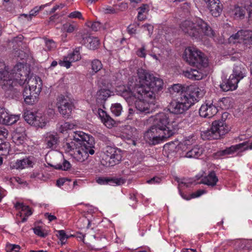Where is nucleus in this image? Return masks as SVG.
I'll use <instances>...</instances> for the list:
<instances>
[{
	"mask_svg": "<svg viewBox=\"0 0 252 252\" xmlns=\"http://www.w3.org/2000/svg\"><path fill=\"white\" fill-rule=\"evenodd\" d=\"M30 73V68L27 65L21 63L16 64L12 69L13 86L17 83L23 85L27 82L29 88H26L24 90V100L26 104L32 105L38 101L42 90V81L37 76H29Z\"/></svg>",
	"mask_w": 252,
	"mask_h": 252,
	"instance_id": "2",
	"label": "nucleus"
},
{
	"mask_svg": "<svg viewBox=\"0 0 252 252\" xmlns=\"http://www.w3.org/2000/svg\"><path fill=\"white\" fill-rule=\"evenodd\" d=\"M144 139L150 144L156 145L168 138L154 126H152L144 134Z\"/></svg>",
	"mask_w": 252,
	"mask_h": 252,
	"instance_id": "8",
	"label": "nucleus"
},
{
	"mask_svg": "<svg viewBox=\"0 0 252 252\" xmlns=\"http://www.w3.org/2000/svg\"><path fill=\"white\" fill-rule=\"evenodd\" d=\"M20 115H13L8 110L0 106V124L11 125L16 123L20 119Z\"/></svg>",
	"mask_w": 252,
	"mask_h": 252,
	"instance_id": "12",
	"label": "nucleus"
},
{
	"mask_svg": "<svg viewBox=\"0 0 252 252\" xmlns=\"http://www.w3.org/2000/svg\"><path fill=\"white\" fill-rule=\"evenodd\" d=\"M240 80H238L234 76L230 75L228 80L220 85L221 89L224 92L233 91L237 89L238 83Z\"/></svg>",
	"mask_w": 252,
	"mask_h": 252,
	"instance_id": "24",
	"label": "nucleus"
},
{
	"mask_svg": "<svg viewBox=\"0 0 252 252\" xmlns=\"http://www.w3.org/2000/svg\"><path fill=\"white\" fill-rule=\"evenodd\" d=\"M68 17L71 19H83V17L81 13L78 11H74L71 12L68 15Z\"/></svg>",
	"mask_w": 252,
	"mask_h": 252,
	"instance_id": "48",
	"label": "nucleus"
},
{
	"mask_svg": "<svg viewBox=\"0 0 252 252\" xmlns=\"http://www.w3.org/2000/svg\"><path fill=\"white\" fill-rule=\"evenodd\" d=\"M134 111L132 109L129 108L128 110V115L127 117V119L131 120L132 119V115L133 114Z\"/></svg>",
	"mask_w": 252,
	"mask_h": 252,
	"instance_id": "63",
	"label": "nucleus"
},
{
	"mask_svg": "<svg viewBox=\"0 0 252 252\" xmlns=\"http://www.w3.org/2000/svg\"><path fill=\"white\" fill-rule=\"evenodd\" d=\"M80 59L81 57L79 51L75 50L64 57L63 60L60 61L59 63L62 66L69 68L71 66L72 63L77 62Z\"/></svg>",
	"mask_w": 252,
	"mask_h": 252,
	"instance_id": "22",
	"label": "nucleus"
},
{
	"mask_svg": "<svg viewBox=\"0 0 252 252\" xmlns=\"http://www.w3.org/2000/svg\"><path fill=\"white\" fill-rule=\"evenodd\" d=\"M189 104L192 106L195 102L203 97L204 92L203 90L198 87H193L189 88V93H183Z\"/></svg>",
	"mask_w": 252,
	"mask_h": 252,
	"instance_id": "14",
	"label": "nucleus"
},
{
	"mask_svg": "<svg viewBox=\"0 0 252 252\" xmlns=\"http://www.w3.org/2000/svg\"><path fill=\"white\" fill-rule=\"evenodd\" d=\"M90 24H91V29L94 31H97L100 29L101 24L99 22H94Z\"/></svg>",
	"mask_w": 252,
	"mask_h": 252,
	"instance_id": "53",
	"label": "nucleus"
},
{
	"mask_svg": "<svg viewBox=\"0 0 252 252\" xmlns=\"http://www.w3.org/2000/svg\"><path fill=\"white\" fill-rule=\"evenodd\" d=\"M196 32H198V35L195 36V39H201L203 35L210 37H213L215 35V32L210 25L201 18H196Z\"/></svg>",
	"mask_w": 252,
	"mask_h": 252,
	"instance_id": "9",
	"label": "nucleus"
},
{
	"mask_svg": "<svg viewBox=\"0 0 252 252\" xmlns=\"http://www.w3.org/2000/svg\"><path fill=\"white\" fill-rule=\"evenodd\" d=\"M8 148H9V144L8 143H2L1 145H0V150L3 151L4 150L6 152V151L8 152L9 151Z\"/></svg>",
	"mask_w": 252,
	"mask_h": 252,
	"instance_id": "58",
	"label": "nucleus"
},
{
	"mask_svg": "<svg viewBox=\"0 0 252 252\" xmlns=\"http://www.w3.org/2000/svg\"><path fill=\"white\" fill-rule=\"evenodd\" d=\"M8 68L4 64L0 65V85L3 89L7 90L13 86L14 81L12 70L9 73Z\"/></svg>",
	"mask_w": 252,
	"mask_h": 252,
	"instance_id": "11",
	"label": "nucleus"
},
{
	"mask_svg": "<svg viewBox=\"0 0 252 252\" xmlns=\"http://www.w3.org/2000/svg\"><path fill=\"white\" fill-rule=\"evenodd\" d=\"M148 6L147 4H144L139 8L138 13L139 14H142L148 11Z\"/></svg>",
	"mask_w": 252,
	"mask_h": 252,
	"instance_id": "56",
	"label": "nucleus"
},
{
	"mask_svg": "<svg viewBox=\"0 0 252 252\" xmlns=\"http://www.w3.org/2000/svg\"><path fill=\"white\" fill-rule=\"evenodd\" d=\"M161 179L158 177H154L150 180L146 181L147 183L149 184H157L161 182Z\"/></svg>",
	"mask_w": 252,
	"mask_h": 252,
	"instance_id": "51",
	"label": "nucleus"
},
{
	"mask_svg": "<svg viewBox=\"0 0 252 252\" xmlns=\"http://www.w3.org/2000/svg\"><path fill=\"white\" fill-rule=\"evenodd\" d=\"M212 130L215 132L216 137L220 138L228 132L230 127L222 120L214 121L212 124Z\"/></svg>",
	"mask_w": 252,
	"mask_h": 252,
	"instance_id": "15",
	"label": "nucleus"
},
{
	"mask_svg": "<svg viewBox=\"0 0 252 252\" xmlns=\"http://www.w3.org/2000/svg\"><path fill=\"white\" fill-rule=\"evenodd\" d=\"M97 113L101 122L107 127L110 128L114 126L115 121L107 114L105 111L101 109H98Z\"/></svg>",
	"mask_w": 252,
	"mask_h": 252,
	"instance_id": "28",
	"label": "nucleus"
},
{
	"mask_svg": "<svg viewBox=\"0 0 252 252\" xmlns=\"http://www.w3.org/2000/svg\"><path fill=\"white\" fill-rule=\"evenodd\" d=\"M44 217H45V218L47 219L50 222L56 220L57 219V218L55 216L51 215L49 213H45Z\"/></svg>",
	"mask_w": 252,
	"mask_h": 252,
	"instance_id": "55",
	"label": "nucleus"
},
{
	"mask_svg": "<svg viewBox=\"0 0 252 252\" xmlns=\"http://www.w3.org/2000/svg\"><path fill=\"white\" fill-rule=\"evenodd\" d=\"M45 142L47 148H53L58 144L59 142V137L57 133H47Z\"/></svg>",
	"mask_w": 252,
	"mask_h": 252,
	"instance_id": "31",
	"label": "nucleus"
},
{
	"mask_svg": "<svg viewBox=\"0 0 252 252\" xmlns=\"http://www.w3.org/2000/svg\"><path fill=\"white\" fill-rule=\"evenodd\" d=\"M229 41L233 43L243 42L247 46L252 45V31L240 30L230 36Z\"/></svg>",
	"mask_w": 252,
	"mask_h": 252,
	"instance_id": "10",
	"label": "nucleus"
},
{
	"mask_svg": "<svg viewBox=\"0 0 252 252\" xmlns=\"http://www.w3.org/2000/svg\"><path fill=\"white\" fill-rule=\"evenodd\" d=\"M33 163V158L28 157L23 159H17L15 161L11 162L10 168L12 169L21 170L28 167H32Z\"/></svg>",
	"mask_w": 252,
	"mask_h": 252,
	"instance_id": "16",
	"label": "nucleus"
},
{
	"mask_svg": "<svg viewBox=\"0 0 252 252\" xmlns=\"http://www.w3.org/2000/svg\"><path fill=\"white\" fill-rule=\"evenodd\" d=\"M44 40L45 46L47 48V50L51 51L56 48V43L52 39H45Z\"/></svg>",
	"mask_w": 252,
	"mask_h": 252,
	"instance_id": "46",
	"label": "nucleus"
},
{
	"mask_svg": "<svg viewBox=\"0 0 252 252\" xmlns=\"http://www.w3.org/2000/svg\"><path fill=\"white\" fill-rule=\"evenodd\" d=\"M247 73V71L245 65L242 63H238L234 65L233 73L231 75L241 80L246 76Z\"/></svg>",
	"mask_w": 252,
	"mask_h": 252,
	"instance_id": "27",
	"label": "nucleus"
},
{
	"mask_svg": "<svg viewBox=\"0 0 252 252\" xmlns=\"http://www.w3.org/2000/svg\"><path fill=\"white\" fill-rule=\"evenodd\" d=\"M218 182V178L214 171L211 172L207 176L204 177L201 183L209 186L214 187Z\"/></svg>",
	"mask_w": 252,
	"mask_h": 252,
	"instance_id": "29",
	"label": "nucleus"
},
{
	"mask_svg": "<svg viewBox=\"0 0 252 252\" xmlns=\"http://www.w3.org/2000/svg\"><path fill=\"white\" fill-rule=\"evenodd\" d=\"M128 32L130 34H133L135 33L136 30L134 29L133 28L131 27V26H128L127 28Z\"/></svg>",
	"mask_w": 252,
	"mask_h": 252,
	"instance_id": "64",
	"label": "nucleus"
},
{
	"mask_svg": "<svg viewBox=\"0 0 252 252\" xmlns=\"http://www.w3.org/2000/svg\"><path fill=\"white\" fill-rule=\"evenodd\" d=\"M143 27L146 29L147 31L149 32V34H151L153 32L154 27L152 25L150 24H145L143 26Z\"/></svg>",
	"mask_w": 252,
	"mask_h": 252,
	"instance_id": "57",
	"label": "nucleus"
},
{
	"mask_svg": "<svg viewBox=\"0 0 252 252\" xmlns=\"http://www.w3.org/2000/svg\"><path fill=\"white\" fill-rule=\"evenodd\" d=\"M57 233V236L60 239L62 245L66 243L67 239L69 238V236L66 234L65 231L63 230H58Z\"/></svg>",
	"mask_w": 252,
	"mask_h": 252,
	"instance_id": "44",
	"label": "nucleus"
},
{
	"mask_svg": "<svg viewBox=\"0 0 252 252\" xmlns=\"http://www.w3.org/2000/svg\"><path fill=\"white\" fill-rule=\"evenodd\" d=\"M184 88L180 84H174L169 88L170 94L172 97H180L181 94L186 93L184 92Z\"/></svg>",
	"mask_w": 252,
	"mask_h": 252,
	"instance_id": "33",
	"label": "nucleus"
},
{
	"mask_svg": "<svg viewBox=\"0 0 252 252\" xmlns=\"http://www.w3.org/2000/svg\"><path fill=\"white\" fill-rule=\"evenodd\" d=\"M201 136L203 140L218 139L217 137H215L216 134H215V132L212 130V126L210 129H207L202 131Z\"/></svg>",
	"mask_w": 252,
	"mask_h": 252,
	"instance_id": "39",
	"label": "nucleus"
},
{
	"mask_svg": "<svg viewBox=\"0 0 252 252\" xmlns=\"http://www.w3.org/2000/svg\"><path fill=\"white\" fill-rule=\"evenodd\" d=\"M57 105L61 114L64 117H68L71 113L73 108L72 103L69 102L63 95L60 96L58 98Z\"/></svg>",
	"mask_w": 252,
	"mask_h": 252,
	"instance_id": "13",
	"label": "nucleus"
},
{
	"mask_svg": "<svg viewBox=\"0 0 252 252\" xmlns=\"http://www.w3.org/2000/svg\"><path fill=\"white\" fill-rule=\"evenodd\" d=\"M20 249V246L15 244H7L5 247L7 252H19Z\"/></svg>",
	"mask_w": 252,
	"mask_h": 252,
	"instance_id": "45",
	"label": "nucleus"
},
{
	"mask_svg": "<svg viewBox=\"0 0 252 252\" xmlns=\"http://www.w3.org/2000/svg\"><path fill=\"white\" fill-rule=\"evenodd\" d=\"M183 58L185 62L195 68L183 71V75L193 80H200L207 76L209 70L208 59L196 48L188 47L184 51Z\"/></svg>",
	"mask_w": 252,
	"mask_h": 252,
	"instance_id": "4",
	"label": "nucleus"
},
{
	"mask_svg": "<svg viewBox=\"0 0 252 252\" xmlns=\"http://www.w3.org/2000/svg\"><path fill=\"white\" fill-rule=\"evenodd\" d=\"M211 14L214 17L220 15L222 10V4L220 0H204Z\"/></svg>",
	"mask_w": 252,
	"mask_h": 252,
	"instance_id": "20",
	"label": "nucleus"
},
{
	"mask_svg": "<svg viewBox=\"0 0 252 252\" xmlns=\"http://www.w3.org/2000/svg\"><path fill=\"white\" fill-rule=\"evenodd\" d=\"M6 195V191L0 187V202H1L2 198Z\"/></svg>",
	"mask_w": 252,
	"mask_h": 252,
	"instance_id": "60",
	"label": "nucleus"
},
{
	"mask_svg": "<svg viewBox=\"0 0 252 252\" xmlns=\"http://www.w3.org/2000/svg\"><path fill=\"white\" fill-rule=\"evenodd\" d=\"M129 199L133 202V203H130V205L133 206L134 203L137 202L135 195L134 194H129Z\"/></svg>",
	"mask_w": 252,
	"mask_h": 252,
	"instance_id": "59",
	"label": "nucleus"
},
{
	"mask_svg": "<svg viewBox=\"0 0 252 252\" xmlns=\"http://www.w3.org/2000/svg\"><path fill=\"white\" fill-rule=\"evenodd\" d=\"M34 122H36L37 125H33L36 127H43L45 126L48 120L46 119L45 116L41 113H36V118L34 120Z\"/></svg>",
	"mask_w": 252,
	"mask_h": 252,
	"instance_id": "36",
	"label": "nucleus"
},
{
	"mask_svg": "<svg viewBox=\"0 0 252 252\" xmlns=\"http://www.w3.org/2000/svg\"><path fill=\"white\" fill-rule=\"evenodd\" d=\"M137 55L141 58H145L146 56V48L144 45H142V47L138 49L136 52Z\"/></svg>",
	"mask_w": 252,
	"mask_h": 252,
	"instance_id": "49",
	"label": "nucleus"
},
{
	"mask_svg": "<svg viewBox=\"0 0 252 252\" xmlns=\"http://www.w3.org/2000/svg\"><path fill=\"white\" fill-rule=\"evenodd\" d=\"M252 149V142H243L235 145L231 146V147L225 149L221 151L222 155H230L234 153L235 152H243L248 150Z\"/></svg>",
	"mask_w": 252,
	"mask_h": 252,
	"instance_id": "21",
	"label": "nucleus"
},
{
	"mask_svg": "<svg viewBox=\"0 0 252 252\" xmlns=\"http://www.w3.org/2000/svg\"><path fill=\"white\" fill-rule=\"evenodd\" d=\"M191 105L186 98L183 94H181L180 97L176 99H173L168 106L169 113L175 114H182L187 111Z\"/></svg>",
	"mask_w": 252,
	"mask_h": 252,
	"instance_id": "7",
	"label": "nucleus"
},
{
	"mask_svg": "<svg viewBox=\"0 0 252 252\" xmlns=\"http://www.w3.org/2000/svg\"><path fill=\"white\" fill-rule=\"evenodd\" d=\"M35 234L39 237L45 238L48 235V231L40 226H36L33 228Z\"/></svg>",
	"mask_w": 252,
	"mask_h": 252,
	"instance_id": "42",
	"label": "nucleus"
},
{
	"mask_svg": "<svg viewBox=\"0 0 252 252\" xmlns=\"http://www.w3.org/2000/svg\"><path fill=\"white\" fill-rule=\"evenodd\" d=\"M205 193V191L203 189L198 190L196 192H193L191 194V198H193L198 197Z\"/></svg>",
	"mask_w": 252,
	"mask_h": 252,
	"instance_id": "54",
	"label": "nucleus"
},
{
	"mask_svg": "<svg viewBox=\"0 0 252 252\" xmlns=\"http://www.w3.org/2000/svg\"><path fill=\"white\" fill-rule=\"evenodd\" d=\"M231 16L236 19H243L246 15L245 10L238 5L234 6L230 10Z\"/></svg>",
	"mask_w": 252,
	"mask_h": 252,
	"instance_id": "30",
	"label": "nucleus"
},
{
	"mask_svg": "<svg viewBox=\"0 0 252 252\" xmlns=\"http://www.w3.org/2000/svg\"><path fill=\"white\" fill-rule=\"evenodd\" d=\"M7 135L8 132L7 130L3 128H0V135H2L3 137H6Z\"/></svg>",
	"mask_w": 252,
	"mask_h": 252,
	"instance_id": "61",
	"label": "nucleus"
},
{
	"mask_svg": "<svg viewBox=\"0 0 252 252\" xmlns=\"http://www.w3.org/2000/svg\"><path fill=\"white\" fill-rule=\"evenodd\" d=\"M111 111L116 116L121 115L122 111V106L120 103H115L112 105Z\"/></svg>",
	"mask_w": 252,
	"mask_h": 252,
	"instance_id": "43",
	"label": "nucleus"
},
{
	"mask_svg": "<svg viewBox=\"0 0 252 252\" xmlns=\"http://www.w3.org/2000/svg\"><path fill=\"white\" fill-rule=\"evenodd\" d=\"M15 207L19 211L17 216L21 218V220L17 218V223L24 222L27 220V218L31 216L32 212L28 206L25 205L22 203L17 202L15 205Z\"/></svg>",
	"mask_w": 252,
	"mask_h": 252,
	"instance_id": "18",
	"label": "nucleus"
},
{
	"mask_svg": "<svg viewBox=\"0 0 252 252\" xmlns=\"http://www.w3.org/2000/svg\"><path fill=\"white\" fill-rule=\"evenodd\" d=\"M70 163L64 160L62 164H57L56 165L55 168L58 169H62L63 170H67L70 168Z\"/></svg>",
	"mask_w": 252,
	"mask_h": 252,
	"instance_id": "47",
	"label": "nucleus"
},
{
	"mask_svg": "<svg viewBox=\"0 0 252 252\" xmlns=\"http://www.w3.org/2000/svg\"><path fill=\"white\" fill-rule=\"evenodd\" d=\"M96 182L100 185H109L110 186H120L125 183L122 178H114L104 177H98L95 179Z\"/></svg>",
	"mask_w": 252,
	"mask_h": 252,
	"instance_id": "23",
	"label": "nucleus"
},
{
	"mask_svg": "<svg viewBox=\"0 0 252 252\" xmlns=\"http://www.w3.org/2000/svg\"><path fill=\"white\" fill-rule=\"evenodd\" d=\"M110 90L106 89H101L96 94L97 99L100 100H106L112 94Z\"/></svg>",
	"mask_w": 252,
	"mask_h": 252,
	"instance_id": "37",
	"label": "nucleus"
},
{
	"mask_svg": "<svg viewBox=\"0 0 252 252\" xmlns=\"http://www.w3.org/2000/svg\"><path fill=\"white\" fill-rule=\"evenodd\" d=\"M26 136L25 127L20 126L13 132L12 140L17 145L22 144L24 143Z\"/></svg>",
	"mask_w": 252,
	"mask_h": 252,
	"instance_id": "26",
	"label": "nucleus"
},
{
	"mask_svg": "<svg viewBox=\"0 0 252 252\" xmlns=\"http://www.w3.org/2000/svg\"><path fill=\"white\" fill-rule=\"evenodd\" d=\"M137 76L135 86L122 87L121 94L129 105L134 104L140 112L149 113L151 105L155 102L156 93L162 89L163 82L160 78L142 68L137 70Z\"/></svg>",
	"mask_w": 252,
	"mask_h": 252,
	"instance_id": "1",
	"label": "nucleus"
},
{
	"mask_svg": "<svg viewBox=\"0 0 252 252\" xmlns=\"http://www.w3.org/2000/svg\"><path fill=\"white\" fill-rule=\"evenodd\" d=\"M76 125L70 122H61L58 124L57 129L62 133L67 132L68 130L74 128Z\"/></svg>",
	"mask_w": 252,
	"mask_h": 252,
	"instance_id": "35",
	"label": "nucleus"
},
{
	"mask_svg": "<svg viewBox=\"0 0 252 252\" xmlns=\"http://www.w3.org/2000/svg\"><path fill=\"white\" fill-rule=\"evenodd\" d=\"M80 42L91 50L97 48L99 45V40L97 37L84 35H82V40Z\"/></svg>",
	"mask_w": 252,
	"mask_h": 252,
	"instance_id": "25",
	"label": "nucleus"
},
{
	"mask_svg": "<svg viewBox=\"0 0 252 252\" xmlns=\"http://www.w3.org/2000/svg\"><path fill=\"white\" fill-rule=\"evenodd\" d=\"M91 65L92 71L94 73H96L103 68L101 62L97 59L93 60Z\"/></svg>",
	"mask_w": 252,
	"mask_h": 252,
	"instance_id": "40",
	"label": "nucleus"
},
{
	"mask_svg": "<svg viewBox=\"0 0 252 252\" xmlns=\"http://www.w3.org/2000/svg\"><path fill=\"white\" fill-rule=\"evenodd\" d=\"M204 152L202 147L196 146L186 153L185 157L188 158H198Z\"/></svg>",
	"mask_w": 252,
	"mask_h": 252,
	"instance_id": "32",
	"label": "nucleus"
},
{
	"mask_svg": "<svg viewBox=\"0 0 252 252\" xmlns=\"http://www.w3.org/2000/svg\"><path fill=\"white\" fill-rule=\"evenodd\" d=\"M78 30V26L76 23H66L63 25L62 31L67 33H72Z\"/></svg>",
	"mask_w": 252,
	"mask_h": 252,
	"instance_id": "41",
	"label": "nucleus"
},
{
	"mask_svg": "<svg viewBox=\"0 0 252 252\" xmlns=\"http://www.w3.org/2000/svg\"><path fill=\"white\" fill-rule=\"evenodd\" d=\"M65 180V179L63 178L59 179L57 181V185L59 187H61L64 184Z\"/></svg>",
	"mask_w": 252,
	"mask_h": 252,
	"instance_id": "62",
	"label": "nucleus"
},
{
	"mask_svg": "<svg viewBox=\"0 0 252 252\" xmlns=\"http://www.w3.org/2000/svg\"><path fill=\"white\" fill-rule=\"evenodd\" d=\"M63 148L76 160L83 162L88 158L89 155L94 154V138L83 131H76L74 132L71 141L65 142Z\"/></svg>",
	"mask_w": 252,
	"mask_h": 252,
	"instance_id": "3",
	"label": "nucleus"
},
{
	"mask_svg": "<svg viewBox=\"0 0 252 252\" xmlns=\"http://www.w3.org/2000/svg\"><path fill=\"white\" fill-rule=\"evenodd\" d=\"M218 112L217 106L212 103L207 102L202 104L199 109V115L204 118H211Z\"/></svg>",
	"mask_w": 252,
	"mask_h": 252,
	"instance_id": "19",
	"label": "nucleus"
},
{
	"mask_svg": "<svg viewBox=\"0 0 252 252\" xmlns=\"http://www.w3.org/2000/svg\"><path fill=\"white\" fill-rule=\"evenodd\" d=\"M43 6H40L39 7L36 6L34 7L32 9L30 12V16L32 17L35 16L37 14L38 12L43 8Z\"/></svg>",
	"mask_w": 252,
	"mask_h": 252,
	"instance_id": "50",
	"label": "nucleus"
},
{
	"mask_svg": "<svg viewBox=\"0 0 252 252\" xmlns=\"http://www.w3.org/2000/svg\"><path fill=\"white\" fill-rule=\"evenodd\" d=\"M104 155L103 164L107 166H113L118 164L122 160V151L116 147L107 146Z\"/></svg>",
	"mask_w": 252,
	"mask_h": 252,
	"instance_id": "6",
	"label": "nucleus"
},
{
	"mask_svg": "<svg viewBox=\"0 0 252 252\" xmlns=\"http://www.w3.org/2000/svg\"><path fill=\"white\" fill-rule=\"evenodd\" d=\"M24 118L25 121L31 125H37V123L34 122V120L36 118V113L27 110L24 113Z\"/></svg>",
	"mask_w": 252,
	"mask_h": 252,
	"instance_id": "38",
	"label": "nucleus"
},
{
	"mask_svg": "<svg viewBox=\"0 0 252 252\" xmlns=\"http://www.w3.org/2000/svg\"><path fill=\"white\" fill-rule=\"evenodd\" d=\"M180 28L184 32L194 38H195V36L198 35V32H196V19L193 20L184 21L181 23Z\"/></svg>",
	"mask_w": 252,
	"mask_h": 252,
	"instance_id": "17",
	"label": "nucleus"
},
{
	"mask_svg": "<svg viewBox=\"0 0 252 252\" xmlns=\"http://www.w3.org/2000/svg\"><path fill=\"white\" fill-rule=\"evenodd\" d=\"M172 117V114L170 113L162 112L151 118L154 121V126L159 129V132L169 138L173 135L175 129V122Z\"/></svg>",
	"mask_w": 252,
	"mask_h": 252,
	"instance_id": "5",
	"label": "nucleus"
},
{
	"mask_svg": "<svg viewBox=\"0 0 252 252\" xmlns=\"http://www.w3.org/2000/svg\"><path fill=\"white\" fill-rule=\"evenodd\" d=\"M241 6L248 12V21L252 23V2L251 0H243L241 2Z\"/></svg>",
	"mask_w": 252,
	"mask_h": 252,
	"instance_id": "34",
	"label": "nucleus"
},
{
	"mask_svg": "<svg viewBox=\"0 0 252 252\" xmlns=\"http://www.w3.org/2000/svg\"><path fill=\"white\" fill-rule=\"evenodd\" d=\"M103 9L104 12L106 14H114L117 12L116 10L111 6H106Z\"/></svg>",
	"mask_w": 252,
	"mask_h": 252,
	"instance_id": "52",
	"label": "nucleus"
}]
</instances>
